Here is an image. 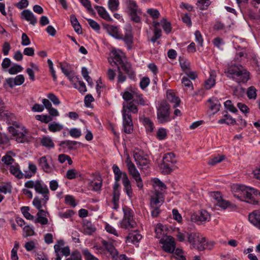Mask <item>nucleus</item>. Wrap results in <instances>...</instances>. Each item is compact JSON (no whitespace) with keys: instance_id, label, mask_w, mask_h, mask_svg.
Returning <instances> with one entry per match:
<instances>
[{"instance_id":"0eeeda50","label":"nucleus","mask_w":260,"mask_h":260,"mask_svg":"<svg viewBox=\"0 0 260 260\" xmlns=\"http://www.w3.org/2000/svg\"><path fill=\"white\" fill-rule=\"evenodd\" d=\"M159 243L162 245L163 250L168 253H173L176 247L174 238L171 236L162 237L159 240Z\"/></svg>"},{"instance_id":"864d4df0","label":"nucleus","mask_w":260,"mask_h":260,"mask_svg":"<svg viewBox=\"0 0 260 260\" xmlns=\"http://www.w3.org/2000/svg\"><path fill=\"white\" fill-rule=\"evenodd\" d=\"M160 23L162 28L167 34H169L171 32V25L169 22L167 21L166 19H163L161 20Z\"/></svg>"},{"instance_id":"7c9ffc66","label":"nucleus","mask_w":260,"mask_h":260,"mask_svg":"<svg viewBox=\"0 0 260 260\" xmlns=\"http://www.w3.org/2000/svg\"><path fill=\"white\" fill-rule=\"evenodd\" d=\"M95 9H96L99 16L103 19L109 21L112 20V19L105 8L102 6H95Z\"/></svg>"},{"instance_id":"e2e57ef3","label":"nucleus","mask_w":260,"mask_h":260,"mask_svg":"<svg viewBox=\"0 0 260 260\" xmlns=\"http://www.w3.org/2000/svg\"><path fill=\"white\" fill-rule=\"evenodd\" d=\"M59 67L62 73L65 75H68L73 71L70 69L69 66L67 63H59Z\"/></svg>"},{"instance_id":"f257e3e1","label":"nucleus","mask_w":260,"mask_h":260,"mask_svg":"<svg viewBox=\"0 0 260 260\" xmlns=\"http://www.w3.org/2000/svg\"><path fill=\"white\" fill-rule=\"evenodd\" d=\"M224 73L227 77L237 83H245L249 79V73L241 65L229 66Z\"/></svg>"},{"instance_id":"f704fd0d","label":"nucleus","mask_w":260,"mask_h":260,"mask_svg":"<svg viewBox=\"0 0 260 260\" xmlns=\"http://www.w3.org/2000/svg\"><path fill=\"white\" fill-rule=\"evenodd\" d=\"M122 184L124 187V190L125 192L129 198H132L133 196V192L130 180L128 179L126 181L123 182Z\"/></svg>"},{"instance_id":"49530a36","label":"nucleus","mask_w":260,"mask_h":260,"mask_svg":"<svg viewBox=\"0 0 260 260\" xmlns=\"http://www.w3.org/2000/svg\"><path fill=\"white\" fill-rule=\"evenodd\" d=\"M119 5V0H109L108 2V8L112 12L118 10Z\"/></svg>"},{"instance_id":"dca6fc26","label":"nucleus","mask_w":260,"mask_h":260,"mask_svg":"<svg viewBox=\"0 0 260 260\" xmlns=\"http://www.w3.org/2000/svg\"><path fill=\"white\" fill-rule=\"evenodd\" d=\"M112 170L114 174L115 181H119L120 180H122L123 183L129 179L127 174L125 172L121 171L117 165H113Z\"/></svg>"},{"instance_id":"4d7b16f0","label":"nucleus","mask_w":260,"mask_h":260,"mask_svg":"<svg viewBox=\"0 0 260 260\" xmlns=\"http://www.w3.org/2000/svg\"><path fill=\"white\" fill-rule=\"evenodd\" d=\"M74 214V212L72 210H67L65 212H59L58 216L61 218H69L72 217Z\"/></svg>"},{"instance_id":"6ab92c4d","label":"nucleus","mask_w":260,"mask_h":260,"mask_svg":"<svg viewBox=\"0 0 260 260\" xmlns=\"http://www.w3.org/2000/svg\"><path fill=\"white\" fill-rule=\"evenodd\" d=\"M108 33L117 39H122V35L120 33L118 27L112 25H108L106 27Z\"/></svg>"},{"instance_id":"72a5a7b5","label":"nucleus","mask_w":260,"mask_h":260,"mask_svg":"<svg viewBox=\"0 0 260 260\" xmlns=\"http://www.w3.org/2000/svg\"><path fill=\"white\" fill-rule=\"evenodd\" d=\"M120 197V190H113V207L112 208L117 210L119 208V200Z\"/></svg>"},{"instance_id":"c85d7f7f","label":"nucleus","mask_w":260,"mask_h":260,"mask_svg":"<svg viewBox=\"0 0 260 260\" xmlns=\"http://www.w3.org/2000/svg\"><path fill=\"white\" fill-rule=\"evenodd\" d=\"M209 108L214 114L219 110L220 104L219 101L215 98H212L208 100Z\"/></svg>"},{"instance_id":"13d9d810","label":"nucleus","mask_w":260,"mask_h":260,"mask_svg":"<svg viewBox=\"0 0 260 260\" xmlns=\"http://www.w3.org/2000/svg\"><path fill=\"white\" fill-rule=\"evenodd\" d=\"M224 156L223 155H218L217 156H215L210 159L208 161V164L211 166L215 165L216 164L222 161L224 159Z\"/></svg>"},{"instance_id":"09e8293b","label":"nucleus","mask_w":260,"mask_h":260,"mask_svg":"<svg viewBox=\"0 0 260 260\" xmlns=\"http://www.w3.org/2000/svg\"><path fill=\"white\" fill-rule=\"evenodd\" d=\"M29 208L27 206H23L21 208V211L25 218L28 220H32L34 219V217L29 212Z\"/></svg>"},{"instance_id":"bf43d9fd","label":"nucleus","mask_w":260,"mask_h":260,"mask_svg":"<svg viewBox=\"0 0 260 260\" xmlns=\"http://www.w3.org/2000/svg\"><path fill=\"white\" fill-rule=\"evenodd\" d=\"M35 118L37 120L41 121V122H44L45 123H47L52 120L50 116L47 115H37L35 116Z\"/></svg>"},{"instance_id":"aec40b11","label":"nucleus","mask_w":260,"mask_h":260,"mask_svg":"<svg viewBox=\"0 0 260 260\" xmlns=\"http://www.w3.org/2000/svg\"><path fill=\"white\" fill-rule=\"evenodd\" d=\"M22 18L25 19L30 24L35 25L37 22V19L34 14L29 10H25L21 13Z\"/></svg>"},{"instance_id":"393cba45","label":"nucleus","mask_w":260,"mask_h":260,"mask_svg":"<svg viewBox=\"0 0 260 260\" xmlns=\"http://www.w3.org/2000/svg\"><path fill=\"white\" fill-rule=\"evenodd\" d=\"M167 99L169 102L173 104V107L176 108L179 105L180 100L176 96L174 92L172 90H168L167 92Z\"/></svg>"},{"instance_id":"cd10ccee","label":"nucleus","mask_w":260,"mask_h":260,"mask_svg":"<svg viewBox=\"0 0 260 260\" xmlns=\"http://www.w3.org/2000/svg\"><path fill=\"white\" fill-rule=\"evenodd\" d=\"M102 185V180L101 177H97L90 182L88 187L90 189L98 191H99Z\"/></svg>"},{"instance_id":"0e129e2a","label":"nucleus","mask_w":260,"mask_h":260,"mask_svg":"<svg viewBox=\"0 0 260 260\" xmlns=\"http://www.w3.org/2000/svg\"><path fill=\"white\" fill-rule=\"evenodd\" d=\"M82 253L84 255L86 260H99L92 255L87 249H84L82 250Z\"/></svg>"},{"instance_id":"39448f33","label":"nucleus","mask_w":260,"mask_h":260,"mask_svg":"<svg viewBox=\"0 0 260 260\" xmlns=\"http://www.w3.org/2000/svg\"><path fill=\"white\" fill-rule=\"evenodd\" d=\"M125 162L128 173L135 180L137 186L138 187L139 190L143 189V183L140 174L136 169L135 165L130 160L129 156H127Z\"/></svg>"},{"instance_id":"a18cd8bd","label":"nucleus","mask_w":260,"mask_h":260,"mask_svg":"<svg viewBox=\"0 0 260 260\" xmlns=\"http://www.w3.org/2000/svg\"><path fill=\"white\" fill-rule=\"evenodd\" d=\"M64 203L73 207H75L77 205L74 197L73 196L69 194L64 197Z\"/></svg>"},{"instance_id":"7ed1b4c3","label":"nucleus","mask_w":260,"mask_h":260,"mask_svg":"<svg viewBox=\"0 0 260 260\" xmlns=\"http://www.w3.org/2000/svg\"><path fill=\"white\" fill-rule=\"evenodd\" d=\"M9 131L18 143H27L32 139L31 135L23 125H18L16 127L10 126Z\"/></svg>"},{"instance_id":"f8f14e48","label":"nucleus","mask_w":260,"mask_h":260,"mask_svg":"<svg viewBox=\"0 0 260 260\" xmlns=\"http://www.w3.org/2000/svg\"><path fill=\"white\" fill-rule=\"evenodd\" d=\"M245 190L242 201H245L252 204H256L257 202L255 200L254 197L257 194V190L253 188L247 186Z\"/></svg>"},{"instance_id":"6e6d98bb","label":"nucleus","mask_w":260,"mask_h":260,"mask_svg":"<svg viewBox=\"0 0 260 260\" xmlns=\"http://www.w3.org/2000/svg\"><path fill=\"white\" fill-rule=\"evenodd\" d=\"M23 68L20 65L15 64L9 69V73L14 75L21 72Z\"/></svg>"},{"instance_id":"4468645a","label":"nucleus","mask_w":260,"mask_h":260,"mask_svg":"<svg viewBox=\"0 0 260 260\" xmlns=\"http://www.w3.org/2000/svg\"><path fill=\"white\" fill-rule=\"evenodd\" d=\"M246 187L243 185L233 184L231 189L234 196L240 201H243Z\"/></svg>"},{"instance_id":"a19ab883","label":"nucleus","mask_w":260,"mask_h":260,"mask_svg":"<svg viewBox=\"0 0 260 260\" xmlns=\"http://www.w3.org/2000/svg\"><path fill=\"white\" fill-rule=\"evenodd\" d=\"M211 3V0H198L197 5L200 10H204L207 9Z\"/></svg>"},{"instance_id":"ddd939ff","label":"nucleus","mask_w":260,"mask_h":260,"mask_svg":"<svg viewBox=\"0 0 260 260\" xmlns=\"http://www.w3.org/2000/svg\"><path fill=\"white\" fill-rule=\"evenodd\" d=\"M164 203V197L162 193L155 189L151 196L150 206L154 207L156 206H161Z\"/></svg>"},{"instance_id":"3c124183","label":"nucleus","mask_w":260,"mask_h":260,"mask_svg":"<svg viewBox=\"0 0 260 260\" xmlns=\"http://www.w3.org/2000/svg\"><path fill=\"white\" fill-rule=\"evenodd\" d=\"M10 153H12V152H8L6 155L4 156L1 159L2 161L6 165H12L14 161V159L10 155Z\"/></svg>"},{"instance_id":"b1692460","label":"nucleus","mask_w":260,"mask_h":260,"mask_svg":"<svg viewBox=\"0 0 260 260\" xmlns=\"http://www.w3.org/2000/svg\"><path fill=\"white\" fill-rule=\"evenodd\" d=\"M190 233L183 230H180L179 229H177L174 231V236L177 238L178 241L182 242L185 241L186 238L187 239L188 242V237Z\"/></svg>"},{"instance_id":"e433bc0d","label":"nucleus","mask_w":260,"mask_h":260,"mask_svg":"<svg viewBox=\"0 0 260 260\" xmlns=\"http://www.w3.org/2000/svg\"><path fill=\"white\" fill-rule=\"evenodd\" d=\"M28 169L29 171H26L24 174V177L26 178H29L34 175L37 172V168L35 164L29 163Z\"/></svg>"},{"instance_id":"412c9836","label":"nucleus","mask_w":260,"mask_h":260,"mask_svg":"<svg viewBox=\"0 0 260 260\" xmlns=\"http://www.w3.org/2000/svg\"><path fill=\"white\" fill-rule=\"evenodd\" d=\"M121 40H123L124 43L126 44L128 49L131 48V45L133 43V35L132 34V28L131 27H127V28L125 29V31L124 34V36L122 39Z\"/></svg>"},{"instance_id":"6e6552de","label":"nucleus","mask_w":260,"mask_h":260,"mask_svg":"<svg viewBox=\"0 0 260 260\" xmlns=\"http://www.w3.org/2000/svg\"><path fill=\"white\" fill-rule=\"evenodd\" d=\"M127 7L129 12L131 19L136 23L140 22L141 19L138 16V14L140 13L141 12L136 2L133 0H129L127 2Z\"/></svg>"},{"instance_id":"338daca9","label":"nucleus","mask_w":260,"mask_h":260,"mask_svg":"<svg viewBox=\"0 0 260 260\" xmlns=\"http://www.w3.org/2000/svg\"><path fill=\"white\" fill-rule=\"evenodd\" d=\"M47 97L55 105H58L60 104L59 99L53 93H49L47 94Z\"/></svg>"},{"instance_id":"8fccbe9b","label":"nucleus","mask_w":260,"mask_h":260,"mask_svg":"<svg viewBox=\"0 0 260 260\" xmlns=\"http://www.w3.org/2000/svg\"><path fill=\"white\" fill-rule=\"evenodd\" d=\"M142 121L147 130L149 131L150 132H152L153 131V124L149 118L144 117L142 119Z\"/></svg>"},{"instance_id":"4be33fe9","label":"nucleus","mask_w":260,"mask_h":260,"mask_svg":"<svg viewBox=\"0 0 260 260\" xmlns=\"http://www.w3.org/2000/svg\"><path fill=\"white\" fill-rule=\"evenodd\" d=\"M216 73L215 71L211 70L209 78L205 81L204 87L206 89H210L215 85Z\"/></svg>"},{"instance_id":"5701e85b","label":"nucleus","mask_w":260,"mask_h":260,"mask_svg":"<svg viewBox=\"0 0 260 260\" xmlns=\"http://www.w3.org/2000/svg\"><path fill=\"white\" fill-rule=\"evenodd\" d=\"M249 221L260 229V211H254L249 215Z\"/></svg>"},{"instance_id":"1a4fd4ad","label":"nucleus","mask_w":260,"mask_h":260,"mask_svg":"<svg viewBox=\"0 0 260 260\" xmlns=\"http://www.w3.org/2000/svg\"><path fill=\"white\" fill-rule=\"evenodd\" d=\"M191 218L192 220L198 224L209 221L210 220L211 216L208 212L205 210H201L198 212L193 213Z\"/></svg>"},{"instance_id":"69168bd1","label":"nucleus","mask_w":260,"mask_h":260,"mask_svg":"<svg viewBox=\"0 0 260 260\" xmlns=\"http://www.w3.org/2000/svg\"><path fill=\"white\" fill-rule=\"evenodd\" d=\"M78 172L75 169H70L67 171L66 177L70 180L74 179L77 176Z\"/></svg>"},{"instance_id":"774afa93","label":"nucleus","mask_w":260,"mask_h":260,"mask_svg":"<svg viewBox=\"0 0 260 260\" xmlns=\"http://www.w3.org/2000/svg\"><path fill=\"white\" fill-rule=\"evenodd\" d=\"M69 134L72 137L77 138L81 136V132L79 129L73 128L70 130Z\"/></svg>"},{"instance_id":"423d86ee","label":"nucleus","mask_w":260,"mask_h":260,"mask_svg":"<svg viewBox=\"0 0 260 260\" xmlns=\"http://www.w3.org/2000/svg\"><path fill=\"white\" fill-rule=\"evenodd\" d=\"M137 225V223L133 219V216L130 211L124 212V217L119 222V226L122 229L129 230L135 228Z\"/></svg>"},{"instance_id":"ea45409f","label":"nucleus","mask_w":260,"mask_h":260,"mask_svg":"<svg viewBox=\"0 0 260 260\" xmlns=\"http://www.w3.org/2000/svg\"><path fill=\"white\" fill-rule=\"evenodd\" d=\"M174 167V165H170V164H168L167 162H165V161H162L160 169L163 173L168 174H170L173 170Z\"/></svg>"},{"instance_id":"9b49d317","label":"nucleus","mask_w":260,"mask_h":260,"mask_svg":"<svg viewBox=\"0 0 260 260\" xmlns=\"http://www.w3.org/2000/svg\"><path fill=\"white\" fill-rule=\"evenodd\" d=\"M122 130L126 134H131L133 131L134 126L131 115L122 114Z\"/></svg>"},{"instance_id":"603ef678","label":"nucleus","mask_w":260,"mask_h":260,"mask_svg":"<svg viewBox=\"0 0 260 260\" xmlns=\"http://www.w3.org/2000/svg\"><path fill=\"white\" fill-rule=\"evenodd\" d=\"M19 248V244L16 242L14 246L11 250V260H18V256L17 255V250Z\"/></svg>"},{"instance_id":"c756f323","label":"nucleus","mask_w":260,"mask_h":260,"mask_svg":"<svg viewBox=\"0 0 260 260\" xmlns=\"http://www.w3.org/2000/svg\"><path fill=\"white\" fill-rule=\"evenodd\" d=\"M142 238V235L137 232L129 233L128 236L126 237V242H131L136 244L138 243Z\"/></svg>"},{"instance_id":"20e7f679","label":"nucleus","mask_w":260,"mask_h":260,"mask_svg":"<svg viewBox=\"0 0 260 260\" xmlns=\"http://www.w3.org/2000/svg\"><path fill=\"white\" fill-rule=\"evenodd\" d=\"M170 106L166 101L159 102L156 106L157 119L160 123H165L171 120Z\"/></svg>"},{"instance_id":"a211bd4d","label":"nucleus","mask_w":260,"mask_h":260,"mask_svg":"<svg viewBox=\"0 0 260 260\" xmlns=\"http://www.w3.org/2000/svg\"><path fill=\"white\" fill-rule=\"evenodd\" d=\"M138 111L137 107L133 102H131L127 104L123 103L121 111L122 114L131 115V113H137Z\"/></svg>"},{"instance_id":"58836bf2","label":"nucleus","mask_w":260,"mask_h":260,"mask_svg":"<svg viewBox=\"0 0 260 260\" xmlns=\"http://www.w3.org/2000/svg\"><path fill=\"white\" fill-rule=\"evenodd\" d=\"M165 226L160 223H157L155 228V232L156 237L157 238H161L165 233Z\"/></svg>"},{"instance_id":"680f3d73","label":"nucleus","mask_w":260,"mask_h":260,"mask_svg":"<svg viewBox=\"0 0 260 260\" xmlns=\"http://www.w3.org/2000/svg\"><path fill=\"white\" fill-rule=\"evenodd\" d=\"M153 182L154 188L158 187V189H160L161 190H163L166 188V185L157 178H154L153 180Z\"/></svg>"},{"instance_id":"2eb2a0df","label":"nucleus","mask_w":260,"mask_h":260,"mask_svg":"<svg viewBox=\"0 0 260 260\" xmlns=\"http://www.w3.org/2000/svg\"><path fill=\"white\" fill-rule=\"evenodd\" d=\"M39 166L44 172L47 173H51L53 171L54 167L49 164L46 156L40 157L38 160Z\"/></svg>"},{"instance_id":"9d476101","label":"nucleus","mask_w":260,"mask_h":260,"mask_svg":"<svg viewBox=\"0 0 260 260\" xmlns=\"http://www.w3.org/2000/svg\"><path fill=\"white\" fill-rule=\"evenodd\" d=\"M36 192L42 194L44 204H46L49 200V190L47 186L40 180H37V184L35 188Z\"/></svg>"},{"instance_id":"bb28decb","label":"nucleus","mask_w":260,"mask_h":260,"mask_svg":"<svg viewBox=\"0 0 260 260\" xmlns=\"http://www.w3.org/2000/svg\"><path fill=\"white\" fill-rule=\"evenodd\" d=\"M9 170L10 173L18 179L22 178L24 175L21 171L20 167L18 164L15 163L11 165Z\"/></svg>"},{"instance_id":"f03ea898","label":"nucleus","mask_w":260,"mask_h":260,"mask_svg":"<svg viewBox=\"0 0 260 260\" xmlns=\"http://www.w3.org/2000/svg\"><path fill=\"white\" fill-rule=\"evenodd\" d=\"M188 242L192 248L199 251L211 249L214 245L213 241L207 240L203 235L196 232L190 233L188 237Z\"/></svg>"},{"instance_id":"a878e982","label":"nucleus","mask_w":260,"mask_h":260,"mask_svg":"<svg viewBox=\"0 0 260 260\" xmlns=\"http://www.w3.org/2000/svg\"><path fill=\"white\" fill-rule=\"evenodd\" d=\"M111 53L115 63L117 64H121L123 61V60L124 58V53L119 49H114Z\"/></svg>"},{"instance_id":"052dcab7","label":"nucleus","mask_w":260,"mask_h":260,"mask_svg":"<svg viewBox=\"0 0 260 260\" xmlns=\"http://www.w3.org/2000/svg\"><path fill=\"white\" fill-rule=\"evenodd\" d=\"M35 232L32 226H30L29 225L25 226L23 228V236L24 237H27L28 236H32L34 235Z\"/></svg>"},{"instance_id":"37998d69","label":"nucleus","mask_w":260,"mask_h":260,"mask_svg":"<svg viewBox=\"0 0 260 260\" xmlns=\"http://www.w3.org/2000/svg\"><path fill=\"white\" fill-rule=\"evenodd\" d=\"M218 123L219 124L225 123L227 124H234L236 123V120L230 115H225L224 118L219 119L218 121Z\"/></svg>"},{"instance_id":"473e14b6","label":"nucleus","mask_w":260,"mask_h":260,"mask_svg":"<svg viewBox=\"0 0 260 260\" xmlns=\"http://www.w3.org/2000/svg\"><path fill=\"white\" fill-rule=\"evenodd\" d=\"M162 161H165V162L174 165L176 162L175 155L173 152L165 153L163 156Z\"/></svg>"},{"instance_id":"de8ad7c7","label":"nucleus","mask_w":260,"mask_h":260,"mask_svg":"<svg viewBox=\"0 0 260 260\" xmlns=\"http://www.w3.org/2000/svg\"><path fill=\"white\" fill-rule=\"evenodd\" d=\"M58 160L61 164L64 163L66 161H67L70 165L73 164V161L70 156L64 154H59L58 156Z\"/></svg>"},{"instance_id":"c9c22d12","label":"nucleus","mask_w":260,"mask_h":260,"mask_svg":"<svg viewBox=\"0 0 260 260\" xmlns=\"http://www.w3.org/2000/svg\"><path fill=\"white\" fill-rule=\"evenodd\" d=\"M63 128V126L56 122H53L48 125V129L50 132L55 133L59 132Z\"/></svg>"},{"instance_id":"2f4dec72","label":"nucleus","mask_w":260,"mask_h":260,"mask_svg":"<svg viewBox=\"0 0 260 260\" xmlns=\"http://www.w3.org/2000/svg\"><path fill=\"white\" fill-rule=\"evenodd\" d=\"M60 144L70 150H75L80 147L81 143L75 141L66 140L61 142Z\"/></svg>"},{"instance_id":"79ce46f5","label":"nucleus","mask_w":260,"mask_h":260,"mask_svg":"<svg viewBox=\"0 0 260 260\" xmlns=\"http://www.w3.org/2000/svg\"><path fill=\"white\" fill-rule=\"evenodd\" d=\"M83 229L85 233L88 235H91L95 231V228L91 222L87 221L83 224Z\"/></svg>"},{"instance_id":"5fc2aeb1","label":"nucleus","mask_w":260,"mask_h":260,"mask_svg":"<svg viewBox=\"0 0 260 260\" xmlns=\"http://www.w3.org/2000/svg\"><path fill=\"white\" fill-rule=\"evenodd\" d=\"M167 132L166 129L164 128H160L158 129L156 137L159 140H162L167 138Z\"/></svg>"},{"instance_id":"f3484780","label":"nucleus","mask_w":260,"mask_h":260,"mask_svg":"<svg viewBox=\"0 0 260 260\" xmlns=\"http://www.w3.org/2000/svg\"><path fill=\"white\" fill-rule=\"evenodd\" d=\"M134 158L135 160L140 169H143L149 164V160L143 157L140 152H134Z\"/></svg>"},{"instance_id":"4c0bfd02","label":"nucleus","mask_w":260,"mask_h":260,"mask_svg":"<svg viewBox=\"0 0 260 260\" xmlns=\"http://www.w3.org/2000/svg\"><path fill=\"white\" fill-rule=\"evenodd\" d=\"M41 143L43 146L51 148L54 147V144L50 137L45 136L41 140Z\"/></svg>"},{"instance_id":"c03bdc74","label":"nucleus","mask_w":260,"mask_h":260,"mask_svg":"<svg viewBox=\"0 0 260 260\" xmlns=\"http://www.w3.org/2000/svg\"><path fill=\"white\" fill-rule=\"evenodd\" d=\"M256 89L254 86H250L247 88L246 94L250 100H255L256 98Z\"/></svg>"}]
</instances>
